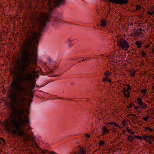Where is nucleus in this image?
Instances as JSON below:
<instances>
[{"label": "nucleus", "mask_w": 154, "mask_h": 154, "mask_svg": "<svg viewBox=\"0 0 154 154\" xmlns=\"http://www.w3.org/2000/svg\"><path fill=\"white\" fill-rule=\"evenodd\" d=\"M38 44H23V46L25 50L22 52V64L18 67L20 71L12 73L14 75H18L14 79L11 84V86L14 91L10 94V97L11 102L9 103V107L11 113L9 119L5 120L4 125L5 129L11 131L14 135L20 137L26 144L31 146L34 149L36 148L40 153L45 154H57L52 152H50L47 150H42L37 143V138L32 132L29 133L27 132L29 131L31 127L29 125V118L25 116L23 119L22 116L24 115V106L26 99L22 95L23 91H26V83L34 79L35 76L32 73L27 71L29 64L32 62L36 63L38 58L37 54L33 55L29 53V51L32 45Z\"/></svg>", "instance_id": "obj_1"}, {"label": "nucleus", "mask_w": 154, "mask_h": 154, "mask_svg": "<svg viewBox=\"0 0 154 154\" xmlns=\"http://www.w3.org/2000/svg\"><path fill=\"white\" fill-rule=\"evenodd\" d=\"M118 45L122 49L126 50L129 47L128 43L125 40L120 39L117 41Z\"/></svg>", "instance_id": "obj_2"}, {"label": "nucleus", "mask_w": 154, "mask_h": 154, "mask_svg": "<svg viewBox=\"0 0 154 154\" xmlns=\"http://www.w3.org/2000/svg\"><path fill=\"white\" fill-rule=\"evenodd\" d=\"M137 103L139 108L141 109L146 108L147 107V105L142 101V99L140 97H138L137 99Z\"/></svg>", "instance_id": "obj_3"}, {"label": "nucleus", "mask_w": 154, "mask_h": 154, "mask_svg": "<svg viewBox=\"0 0 154 154\" xmlns=\"http://www.w3.org/2000/svg\"><path fill=\"white\" fill-rule=\"evenodd\" d=\"M104 77L103 79V81L104 82H108L109 83H111V72L109 71H107L104 73Z\"/></svg>", "instance_id": "obj_4"}, {"label": "nucleus", "mask_w": 154, "mask_h": 154, "mask_svg": "<svg viewBox=\"0 0 154 154\" xmlns=\"http://www.w3.org/2000/svg\"><path fill=\"white\" fill-rule=\"evenodd\" d=\"M86 149L82 147H80L78 149V151L76 152L77 154H86Z\"/></svg>", "instance_id": "obj_5"}, {"label": "nucleus", "mask_w": 154, "mask_h": 154, "mask_svg": "<svg viewBox=\"0 0 154 154\" xmlns=\"http://www.w3.org/2000/svg\"><path fill=\"white\" fill-rule=\"evenodd\" d=\"M102 135L103 136H104L106 134L108 133L109 132V130L105 126L102 127Z\"/></svg>", "instance_id": "obj_6"}, {"label": "nucleus", "mask_w": 154, "mask_h": 154, "mask_svg": "<svg viewBox=\"0 0 154 154\" xmlns=\"http://www.w3.org/2000/svg\"><path fill=\"white\" fill-rule=\"evenodd\" d=\"M101 23L100 25L102 27H105L108 23L106 19H102L100 20Z\"/></svg>", "instance_id": "obj_7"}, {"label": "nucleus", "mask_w": 154, "mask_h": 154, "mask_svg": "<svg viewBox=\"0 0 154 154\" xmlns=\"http://www.w3.org/2000/svg\"><path fill=\"white\" fill-rule=\"evenodd\" d=\"M136 45L137 46V48H140L142 47V42L141 41H137L136 42Z\"/></svg>", "instance_id": "obj_8"}, {"label": "nucleus", "mask_w": 154, "mask_h": 154, "mask_svg": "<svg viewBox=\"0 0 154 154\" xmlns=\"http://www.w3.org/2000/svg\"><path fill=\"white\" fill-rule=\"evenodd\" d=\"M134 109L136 110V111L138 113H141L142 110L138 106H135L134 105Z\"/></svg>", "instance_id": "obj_9"}, {"label": "nucleus", "mask_w": 154, "mask_h": 154, "mask_svg": "<svg viewBox=\"0 0 154 154\" xmlns=\"http://www.w3.org/2000/svg\"><path fill=\"white\" fill-rule=\"evenodd\" d=\"M122 90H123L122 93H123V94L124 96L127 97L128 96L126 95V92H128V91H129L128 90V89L125 88H123Z\"/></svg>", "instance_id": "obj_10"}, {"label": "nucleus", "mask_w": 154, "mask_h": 154, "mask_svg": "<svg viewBox=\"0 0 154 154\" xmlns=\"http://www.w3.org/2000/svg\"><path fill=\"white\" fill-rule=\"evenodd\" d=\"M134 137L131 135H129L127 137V139L130 142L134 140Z\"/></svg>", "instance_id": "obj_11"}, {"label": "nucleus", "mask_w": 154, "mask_h": 154, "mask_svg": "<svg viewBox=\"0 0 154 154\" xmlns=\"http://www.w3.org/2000/svg\"><path fill=\"white\" fill-rule=\"evenodd\" d=\"M51 61V59H49L48 60V62L45 64V66L46 67L48 68V65H50L51 64V63H50Z\"/></svg>", "instance_id": "obj_12"}, {"label": "nucleus", "mask_w": 154, "mask_h": 154, "mask_svg": "<svg viewBox=\"0 0 154 154\" xmlns=\"http://www.w3.org/2000/svg\"><path fill=\"white\" fill-rule=\"evenodd\" d=\"M105 142L103 140H100L98 143V144L101 146H103L105 144Z\"/></svg>", "instance_id": "obj_13"}, {"label": "nucleus", "mask_w": 154, "mask_h": 154, "mask_svg": "<svg viewBox=\"0 0 154 154\" xmlns=\"http://www.w3.org/2000/svg\"><path fill=\"white\" fill-rule=\"evenodd\" d=\"M136 9L135 10L136 11L140 10L141 8V6L139 5H136Z\"/></svg>", "instance_id": "obj_14"}, {"label": "nucleus", "mask_w": 154, "mask_h": 154, "mask_svg": "<svg viewBox=\"0 0 154 154\" xmlns=\"http://www.w3.org/2000/svg\"><path fill=\"white\" fill-rule=\"evenodd\" d=\"M114 122H110L107 123V125L109 127H113L114 125Z\"/></svg>", "instance_id": "obj_15"}, {"label": "nucleus", "mask_w": 154, "mask_h": 154, "mask_svg": "<svg viewBox=\"0 0 154 154\" xmlns=\"http://www.w3.org/2000/svg\"><path fill=\"white\" fill-rule=\"evenodd\" d=\"M140 92L143 94H145L147 92V90L145 88L142 89L140 91Z\"/></svg>", "instance_id": "obj_16"}, {"label": "nucleus", "mask_w": 154, "mask_h": 154, "mask_svg": "<svg viewBox=\"0 0 154 154\" xmlns=\"http://www.w3.org/2000/svg\"><path fill=\"white\" fill-rule=\"evenodd\" d=\"M134 137L136 139H140V140H142V137L139 135H135L134 136Z\"/></svg>", "instance_id": "obj_17"}, {"label": "nucleus", "mask_w": 154, "mask_h": 154, "mask_svg": "<svg viewBox=\"0 0 154 154\" xmlns=\"http://www.w3.org/2000/svg\"><path fill=\"white\" fill-rule=\"evenodd\" d=\"M149 136H144L143 137V139L147 141L149 140Z\"/></svg>", "instance_id": "obj_18"}, {"label": "nucleus", "mask_w": 154, "mask_h": 154, "mask_svg": "<svg viewBox=\"0 0 154 154\" xmlns=\"http://www.w3.org/2000/svg\"><path fill=\"white\" fill-rule=\"evenodd\" d=\"M149 118V116H148L146 117H143L142 118V119L146 122H147L148 121V119Z\"/></svg>", "instance_id": "obj_19"}, {"label": "nucleus", "mask_w": 154, "mask_h": 154, "mask_svg": "<svg viewBox=\"0 0 154 154\" xmlns=\"http://www.w3.org/2000/svg\"><path fill=\"white\" fill-rule=\"evenodd\" d=\"M126 94L128 96H125L126 98H128L130 97V91H128V92H126Z\"/></svg>", "instance_id": "obj_20"}, {"label": "nucleus", "mask_w": 154, "mask_h": 154, "mask_svg": "<svg viewBox=\"0 0 154 154\" xmlns=\"http://www.w3.org/2000/svg\"><path fill=\"white\" fill-rule=\"evenodd\" d=\"M72 41L70 39H68L67 40V43L68 44V46H70V44L72 42Z\"/></svg>", "instance_id": "obj_21"}, {"label": "nucleus", "mask_w": 154, "mask_h": 154, "mask_svg": "<svg viewBox=\"0 0 154 154\" xmlns=\"http://www.w3.org/2000/svg\"><path fill=\"white\" fill-rule=\"evenodd\" d=\"M145 129L146 130H148L150 132H152L153 131V130L151 128L149 127H146L145 128Z\"/></svg>", "instance_id": "obj_22"}, {"label": "nucleus", "mask_w": 154, "mask_h": 154, "mask_svg": "<svg viewBox=\"0 0 154 154\" xmlns=\"http://www.w3.org/2000/svg\"><path fill=\"white\" fill-rule=\"evenodd\" d=\"M147 14L150 15H152L154 14V12L153 11H148L147 12Z\"/></svg>", "instance_id": "obj_23"}, {"label": "nucleus", "mask_w": 154, "mask_h": 154, "mask_svg": "<svg viewBox=\"0 0 154 154\" xmlns=\"http://www.w3.org/2000/svg\"><path fill=\"white\" fill-rule=\"evenodd\" d=\"M126 86L127 87V89H128L129 91L131 89V87L130 85L129 84H127L126 85Z\"/></svg>", "instance_id": "obj_24"}, {"label": "nucleus", "mask_w": 154, "mask_h": 154, "mask_svg": "<svg viewBox=\"0 0 154 154\" xmlns=\"http://www.w3.org/2000/svg\"><path fill=\"white\" fill-rule=\"evenodd\" d=\"M128 132L132 135L134 134L135 133L133 131H132V130H129L128 131Z\"/></svg>", "instance_id": "obj_25"}, {"label": "nucleus", "mask_w": 154, "mask_h": 154, "mask_svg": "<svg viewBox=\"0 0 154 154\" xmlns=\"http://www.w3.org/2000/svg\"><path fill=\"white\" fill-rule=\"evenodd\" d=\"M149 140L150 139H152L153 140H154V136L152 135H149Z\"/></svg>", "instance_id": "obj_26"}, {"label": "nucleus", "mask_w": 154, "mask_h": 154, "mask_svg": "<svg viewBox=\"0 0 154 154\" xmlns=\"http://www.w3.org/2000/svg\"><path fill=\"white\" fill-rule=\"evenodd\" d=\"M114 126L116 127H119V128H120V127L119 126V125L118 124H117L115 122H114V124L113 126Z\"/></svg>", "instance_id": "obj_27"}, {"label": "nucleus", "mask_w": 154, "mask_h": 154, "mask_svg": "<svg viewBox=\"0 0 154 154\" xmlns=\"http://www.w3.org/2000/svg\"><path fill=\"white\" fill-rule=\"evenodd\" d=\"M130 115V116H133V117H136V119L137 118V117L136 116V114H131Z\"/></svg>", "instance_id": "obj_28"}, {"label": "nucleus", "mask_w": 154, "mask_h": 154, "mask_svg": "<svg viewBox=\"0 0 154 154\" xmlns=\"http://www.w3.org/2000/svg\"><path fill=\"white\" fill-rule=\"evenodd\" d=\"M142 55L143 56H144L146 55V53L144 52H143L141 53Z\"/></svg>", "instance_id": "obj_29"}, {"label": "nucleus", "mask_w": 154, "mask_h": 154, "mask_svg": "<svg viewBox=\"0 0 154 154\" xmlns=\"http://www.w3.org/2000/svg\"><path fill=\"white\" fill-rule=\"evenodd\" d=\"M90 135L88 134H85V137H88V138L90 137Z\"/></svg>", "instance_id": "obj_30"}, {"label": "nucleus", "mask_w": 154, "mask_h": 154, "mask_svg": "<svg viewBox=\"0 0 154 154\" xmlns=\"http://www.w3.org/2000/svg\"><path fill=\"white\" fill-rule=\"evenodd\" d=\"M107 10H108V11H110V10H111V8H110L109 6H108L107 7Z\"/></svg>", "instance_id": "obj_31"}, {"label": "nucleus", "mask_w": 154, "mask_h": 154, "mask_svg": "<svg viewBox=\"0 0 154 154\" xmlns=\"http://www.w3.org/2000/svg\"><path fill=\"white\" fill-rule=\"evenodd\" d=\"M135 75V72H133L132 73L131 76H134Z\"/></svg>", "instance_id": "obj_32"}, {"label": "nucleus", "mask_w": 154, "mask_h": 154, "mask_svg": "<svg viewBox=\"0 0 154 154\" xmlns=\"http://www.w3.org/2000/svg\"><path fill=\"white\" fill-rule=\"evenodd\" d=\"M130 129H128V128H126V131H128H128L129 130H130Z\"/></svg>", "instance_id": "obj_33"}, {"label": "nucleus", "mask_w": 154, "mask_h": 154, "mask_svg": "<svg viewBox=\"0 0 154 154\" xmlns=\"http://www.w3.org/2000/svg\"><path fill=\"white\" fill-rule=\"evenodd\" d=\"M139 31L140 32H141L143 31V30L141 28H140L139 29Z\"/></svg>", "instance_id": "obj_34"}, {"label": "nucleus", "mask_w": 154, "mask_h": 154, "mask_svg": "<svg viewBox=\"0 0 154 154\" xmlns=\"http://www.w3.org/2000/svg\"><path fill=\"white\" fill-rule=\"evenodd\" d=\"M152 51L153 54H154V48L152 49Z\"/></svg>", "instance_id": "obj_35"}, {"label": "nucleus", "mask_w": 154, "mask_h": 154, "mask_svg": "<svg viewBox=\"0 0 154 154\" xmlns=\"http://www.w3.org/2000/svg\"><path fill=\"white\" fill-rule=\"evenodd\" d=\"M58 76V75H54L53 76V77H57Z\"/></svg>", "instance_id": "obj_36"}, {"label": "nucleus", "mask_w": 154, "mask_h": 154, "mask_svg": "<svg viewBox=\"0 0 154 154\" xmlns=\"http://www.w3.org/2000/svg\"><path fill=\"white\" fill-rule=\"evenodd\" d=\"M32 89H33L34 87H35V86L34 85H32Z\"/></svg>", "instance_id": "obj_37"}, {"label": "nucleus", "mask_w": 154, "mask_h": 154, "mask_svg": "<svg viewBox=\"0 0 154 154\" xmlns=\"http://www.w3.org/2000/svg\"><path fill=\"white\" fill-rule=\"evenodd\" d=\"M132 106V105L131 104H130L129 105V107H131Z\"/></svg>", "instance_id": "obj_38"}, {"label": "nucleus", "mask_w": 154, "mask_h": 154, "mask_svg": "<svg viewBox=\"0 0 154 154\" xmlns=\"http://www.w3.org/2000/svg\"><path fill=\"white\" fill-rule=\"evenodd\" d=\"M31 68H32V69H33V72H35V71H36V70H34L33 69V68L32 67H31Z\"/></svg>", "instance_id": "obj_39"}, {"label": "nucleus", "mask_w": 154, "mask_h": 154, "mask_svg": "<svg viewBox=\"0 0 154 154\" xmlns=\"http://www.w3.org/2000/svg\"><path fill=\"white\" fill-rule=\"evenodd\" d=\"M89 59V58H86V59L83 60H82V61H85V60H87V59Z\"/></svg>", "instance_id": "obj_40"}, {"label": "nucleus", "mask_w": 154, "mask_h": 154, "mask_svg": "<svg viewBox=\"0 0 154 154\" xmlns=\"http://www.w3.org/2000/svg\"><path fill=\"white\" fill-rule=\"evenodd\" d=\"M149 144H152V142L151 141L149 142Z\"/></svg>", "instance_id": "obj_41"}, {"label": "nucleus", "mask_w": 154, "mask_h": 154, "mask_svg": "<svg viewBox=\"0 0 154 154\" xmlns=\"http://www.w3.org/2000/svg\"><path fill=\"white\" fill-rule=\"evenodd\" d=\"M123 133H125V130H123Z\"/></svg>", "instance_id": "obj_42"}, {"label": "nucleus", "mask_w": 154, "mask_h": 154, "mask_svg": "<svg viewBox=\"0 0 154 154\" xmlns=\"http://www.w3.org/2000/svg\"><path fill=\"white\" fill-rule=\"evenodd\" d=\"M153 88H154V86H153ZM153 91L154 92V88L153 89Z\"/></svg>", "instance_id": "obj_43"}, {"label": "nucleus", "mask_w": 154, "mask_h": 154, "mask_svg": "<svg viewBox=\"0 0 154 154\" xmlns=\"http://www.w3.org/2000/svg\"><path fill=\"white\" fill-rule=\"evenodd\" d=\"M3 142H4L5 141V140H3Z\"/></svg>", "instance_id": "obj_44"}, {"label": "nucleus", "mask_w": 154, "mask_h": 154, "mask_svg": "<svg viewBox=\"0 0 154 154\" xmlns=\"http://www.w3.org/2000/svg\"><path fill=\"white\" fill-rule=\"evenodd\" d=\"M153 79H154V76H153Z\"/></svg>", "instance_id": "obj_45"}, {"label": "nucleus", "mask_w": 154, "mask_h": 154, "mask_svg": "<svg viewBox=\"0 0 154 154\" xmlns=\"http://www.w3.org/2000/svg\"><path fill=\"white\" fill-rule=\"evenodd\" d=\"M58 98H60V97H58Z\"/></svg>", "instance_id": "obj_46"}, {"label": "nucleus", "mask_w": 154, "mask_h": 154, "mask_svg": "<svg viewBox=\"0 0 154 154\" xmlns=\"http://www.w3.org/2000/svg\"><path fill=\"white\" fill-rule=\"evenodd\" d=\"M124 125H125V124H123Z\"/></svg>", "instance_id": "obj_47"}, {"label": "nucleus", "mask_w": 154, "mask_h": 154, "mask_svg": "<svg viewBox=\"0 0 154 154\" xmlns=\"http://www.w3.org/2000/svg\"><path fill=\"white\" fill-rule=\"evenodd\" d=\"M1 143L0 142V144H1Z\"/></svg>", "instance_id": "obj_48"}]
</instances>
